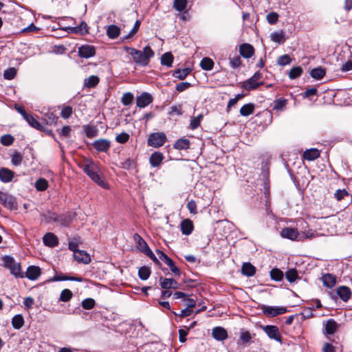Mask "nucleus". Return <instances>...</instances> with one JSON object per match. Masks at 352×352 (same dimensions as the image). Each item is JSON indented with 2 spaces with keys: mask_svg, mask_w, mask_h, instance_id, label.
Here are the masks:
<instances>
[{
  "mask_svg": "<svg viewBox=\"0 0 352 352\" xmlns=\"http://www.w3.org/2000/svg\"><path fill=\"white\" fill-rule=\"evenodd\" d=\"M80 166L93 182L104 188H108V184L102 175L99 163L86 158Z\"/></svg>",
  "mask_w": 352,
  "mask_h": 352,
  "instance_id": "f257e3e1",
  "label": "nucleus"
},
{
  "mask_svg": "<svg viewBox=\"0 0 352 352\" xmlns=\"http://www.w3.org/2000/svg\"><path fill=\"white\" fill-rule=\"evenodd\" d=\"M124 49L132 56L136 64L143 66L147 65L150 58L154 56V52L149 46L144 47L142 52L129 47H124Z\"/></svg>",
  "mask_w": 352,
  "mask_h": 352,
  "instance_id": "f03ea898",
  "label": "nucleus"
},
{
  "mask_svg": "<svg viewBox=\"0 0 352 352\" xmlns=\"http://www.w3.org/2000/svg\"><path fill=\"white\" fill-rule=\"evenodd\" d=\"M166 137L163 133H153L148 138V144L157 148L162 146L166 142Z\"/></svg>",
  "mask_w": 352,
  "mask_h": 352,
  "instance_id": "7ed1b4c3",
  "label": "nucleus"
},
{
  "mask_svg": "<svg viewBox=\"0 0 352 352\" xmlns=\"http://www.w3.org/2000/svg\"><path fill=\"white\" fill-rule=\"evenodd\" d=\"M262 310L268 317H274L287 312V308L285 307L263 306Z\"/></svg>",
  "mask_w": 352,
  "mask_h": 352,
  "instance_id": "20e7f679",
  "label": "nucleus"
},
{
  "mask_svg": "<svg viewBox=\"0 0 352 352\" xmlns=\"http://www.w3.org/2000/svg\"><path fill=\"white\" fill-rule=\"evenodd\" d=\"M280 236L283 238L293 241H302V237L298 233V230L292 228H283L280 232Z\"/></svg>",
  "mask_w": 352,
  "mask_h": 352,
  "instance_id": "39448f33",
  "label": "nucleus"
},
{
  "mask_svg": "<svg viewBox=\"0 0 352 352\" xmlns=\"http://www.w3.org/2000/svg\"><path fill=\"white\" fill-rule=\"evenodd\" d=\"M263 330L271 339L281 342V336L276 326L267 325L263 327Z\"/></svg>",
  "mask_w": 352,
  "mask_h": 352,
  "instance_id": "423d86ee",
  "label": "nucleus"
},
{
  "mask_svg": "<svg viewBox=\"0 0 352 352\" xmlns=\"http://www.w3.org/2000/svg\"><path fill=\"white\" fill-rule=\"evenodd\" d=\"M153 101V97L151 94L146 92L142 93L136 98V104L140 108H144L148 106Z\"/></svg>",
  "mask_w": 352,
  "mask_h": 352,
  "instance_id": "0eeeda50",
  "label": "nucleus"
},
{
  "mask_svg": "<svg viewBox=\"0 0 352 352\" xmlns=\"http://www.w3.org/2000/svg\"><path fill=\"white\" fill-rule=\"evenodd\" d=\"M78 54L80 57L89 58L96 54L95 47L92 45H85L78 48Z\"/></svg>",
  "mask_w": 352,
  "mask_h": 352,
  "instance_id": "6e6552de",
  "label": "nucleus"
},
{
  "mask_svg": "<svg viewBox=\"0 0 352 352\" xmlns=\"http://www.w3.org/2000/svg\"><path fill=\"white\" fill-rule=\"evenodd\" d=\"M96 150L99 152H107L110 147V141L106 139H100L93 143Z\"/></svg>",
  "mask_w": 352,
  "mask_h": 352,
  "instance_id": "1a4fd4ad",
  "label": "nucleus"
},
{
  "mask_svg": "<svg viewBox=\"0 0 352 352\" xmlns=\"http://www.w3.org/2000/svg\"><path fill=\"white\" fill-rule=\"evenodd\" d=\"M240 54L246 58L252 57L254 53L252 45L248 43H243L239 46Z\"/></svg>",
  "mask_w": 352,
  "mask_h": 352,
  "instance_id": "9d476101",
  "label": "nucleus"
},
{
  "mask_svg": "<svg viewBox=\"0 0 352 352\" xmlns=\"http://www.w3.org/2000/svg\"><path fill=\"white\" fill-rule=\"evenodd\" d=\"M43 243L49 247H55L58 244V239L57 236L52 233L48 232L43 237Z\"/></svg>",
  "mask_w": 352,
  "mask_h": 352,
  "instance_id": "9b49d317",
  "label": "nucleus"
},
{
  "mask_svg": "<svg viewBox=\"0 0 352 352\" xmlns=\"http://www.w3.org/2000/svg\"><path fill=\"white\" fill-rule=\"evenodd\" d=\"M74 259L78 263L88 264L91 262V257L85 251L80 250L75 252L74 254Z\"/></svg>",
  "mask_w": 352,
  "mask_h": 352,
  "instance_id": "f8f14e48",
  "label": "nucleus"
},
{
  "mask_svg": "<svg viewBox=\"0 0 352 352\" xmlns=\"http://www.w3.org/2000/svg\"><path fill=\"white\" fill-rule=\"evenodd\" d=\"M212 337L217 340H224L228 338L226 330L221 327L213 328L212 331Z\"/></svg>",
  "mask_w": 352,
  "mask_h": 352,
  "instance_id": "ddd939ff",
  "label": "nucleus"
},
{
  "mask_svg": "<svg viewBox=\"0 0 352 352\" xmlns=\"http://www.w3.org/2000/svg\"><path fill=\"white\" fill-rule=\"evenodd\" d=\"M336 293L339 297L344 302L349 300L351 296V289L346 286H340L336 289Z\"/></svg>",
  "mask_w": 352,
  "mask_h": 352,
  "instance_id": "4468645a",
  "label": "nucleus"
},
{
  "mask_svg": "<svg viewBox=\"0 0 352 352\" xmlns=\"http://www.w3.org/2000/svg\"><path fill=\"white\" fill-rule=\"evenodd\" d=\"M14 175V173L11 170L6 168L0 169V180L2 182L8 183L12 181Z\"/></svg>",
  "mask_w": 352,
  "mask_h": 352,
  "instance_id": "2eb2a0df",
  "label": "nucleus"
},
{
  "mask_svg": "<svg viewBox=\"0 0 352 352\" xmlns=\"http://www.w3.org/2000/svg\"><path fill=\"white\" fill-rule=\"evenodd\" d=\"M25 275L30 280H36L41 275V269L37 266H30L26 271Z\"/></svg>",
  "mask_w": 352,
  "mask_h": 352,
  "instance_id": "dca6fc26",
  "label": "nucleus"
},
{
  "mask_svg": "<svg viewBox=\"0 0 352 352\" xmlns=\"http://www.w3.org/2000/svg\"><path fill=\"white\" fill-rule=\"evenodd\" d=\"M164 158V157L162 153L157 151L153 153L149 158V162L151 166H159L161 164L162 162L163 161Z\"/></svg>",
  "mask_w": 352,
  "mask_h": 352,
  "instance_id": "f3484780",
  "label": "nucleus"
},
{
  "mask_svg": "<svg viewBox=\"0 0 352 352\" xmlns=\"http://www.w3.org/2000/svg\"><path fill=\"white\" fill-rule=\"evenodd\" d=\"M263 85V82L252 81V78H249L242 83V88L247 91H251L257 89L259 86Z\"/></svg>",
  "mask_w": 352,
  "mask_h": 352,
  "instance_id": "a211bd4d",
  "label": "nucleus"
},
{
  "mask_svg": "<svg viewBox=\"0 0 352 352\" xmlns=\"http://www.w3.org/2000/svg\"><path fill=\"white\" fill-rule=\"evenodd\" d=\"M303 158L308 161H312L320 156V151L316 148H310L306 150L303 153Z\"/></svg>",
  "mask_w": 352,
  "mask_h": 352,
  "instance_id": "6ab92c4d",
  "label": "nucleus"
},
{
  "mask_svg": "<svg viewBox=\"0 0 352 352\" xmlns=\"http://www.w3.org/2000/svg\"><path fill=\"white\" fill-rule=\"evenodd\" d=\"M322 280L324 285L329 288H332L336 283V276L330 274H324Z\"/></svg>",
  "mask_w": 352,
  "mask_h": 352,
  "instance_id": "aec40b11",
  "label": "nucleus"
},
{
  "mask_svg": "<svg viewBox=\"0 0 352 352\" xmlns=\"http://www.w3.org/2000/svg\"><path fill=\"white\" fill-rule=\"evenodd\" d=\"M193 230L192 222L190 219H185L181 223L182 232L185 235L190 234Z\"/></svg>",
  "mask_w": 352,
  "mask_h": 352,
  "instance_id": "412c9836",
  "label": "nucleus"
},
{
  "mask_svg": "<svg viewBox=\"0 0 352 352\" xmlns=\"http://www.w3.org/2000/svg\"><path fill=\"white\" fill-rule=\"evenodd\" d=\"M241 272L245 276H252L256 272V268L250 263H245L242 265Z\"/></svg>",
  "mask_w": 352,
  "mask_h": 352,
  "instance_id": "4be33fe9",
  "label": "nucleus"
},
{
  "mask_svg": "<svg viewBox=\"0 0 352 352\" xmlns=\"http://www.w3.org/2000/svg\"><path fill=\"white\" fill-rule=\"evenodd\" d=\"M100 82L98 76L92 75L84 80V87L87 88H93L96 87Z\"/></svg>",
  "mask_w": 352,
  "mask_h": 352,
  "instance_id": "5701e85b",
  "label": "nucleus"
},
{
  "mask_svg": "<svg viewBox=\"0 0 352 352\" xmlns=\"http://www.w3.org/2000/svg\"><path fill=\"white\" fill-rule=\"evenodd\" d=\"M0 203L6 208H12L14 206V201L12 196L3 193L0 199Z\"/></svg>",
  "mask_w": 352,
  "mask_h": 352,
  "instance_id": "b1692460",
  "label": "nucleus"
},
{
  "mask_svg": "<svg viewBox=\"0 0 352 352\" xmlns=\"http://www.w3.org/2000/svg\"><path fill=\"white\" fill-rule=\"evenodd\" d=\"M120 34V29L116 25H110L107 27V34L111 39L116 38Z\"/></svg>",
  "mask_w": 352,
  "mask_h": 352,
  "instance_id": "393cba45",
  "label": "nucleus"
},
{
  "mask_svg": "<svg viewBox=\"0 0 352 352\" xmlns=\"http://www.w3.org/2000/svg\"><path fill=\"white\" fill-rule=\"evenodd\" d=\"M325 69L321 67L314 68L310 71V76L316 80L322 79L325 76Z\"/></svg>",
  "mask_w": 352,
  "mask_h": 352,
  "instance_id": "a878e982",
  "label": "nucleus"
},
{
  "mask_svg": "<svg viewBox=\"0 0 352 352\" xmlns=\"http://www.w3.org/2000/svg\"><path fill=\"white\" fill-rule=\"evenodd\" d=\"M338 329V324L333 319H329L325 324V331L329 335L333 334Z\"/></svg>",
  "mask_w": 352,
  "mask_h": 352,
  "instance_id": "bb28decb",
  "label": "nucleus"
},
{
  "mask_svg": "<svg viewBox=\"0 0 352 352\" xmlns=\"http://www.w3.org/2000/svg\"><path fill=\"white\" fill-rule=\"evenodd\" d=\"M255 105L253 103L244 104L240 109V114L243 116H248L254 113Z\"/></svg>",
  "mask_w": 352,
  "mask_h": 352,
  "instance_id": "cd10ccee",
  "label": "nucleus"
},
{
  "mask_svg": "<svg viewBox=\"0 0 352 352\" xmlns=\"http://www.w3.org/2000/svg\"><path fill=\"white\" fill-rule=\"evenodd\" d=\"M190 141L186 138H180L176 141L174 148L177 150L187 149L190 146Z\"/></svg>",
  "mask_w": 352,
  "mask_h": 352,
  "instance_id": "c85d7f7f",
  "label": "nucleus"
},
{
  "mask_svg": "<svg viewBox=\"0 0 352 352\" xmlns=\"http://www.w3.org/2000/svg\"><path fill=\"white\" fill-rule=\"evenodd\" d=\"M69 29L70 30V32L72 33H80L82 34H84L88 32L87 25L84 21L81 22L79 26L69 28Z\"/></svg>",
  "mask_w": 352,
  "mask_h": 352,
  "instance_id": "c756f323",
  "label": "nucleus"
},
{
  "mask_svg": "<svg viewBox=\"0 0 352 352\" xmlns=\"http://www.w3.org/2000/svg\"><path fill=\"white\" fill-rule=\"evenodd\" d=\"M52 280L54 281L73 280V281L82 282L83 279L81 277H75V276H66V275H57V276H54Z\"/></svg>",
  "mask_w": 352,
  "mask_h": 352,
  "instance_id": "7c9ffc66",
  "label": "nucleus"
},
{
  "mask_svg": "<svg viewBox=\"0 0 352 352\" xmlns=\"http://www.w3.org/2000/svg\"><path fill=\"white\" fill-rule=\"evenodd\" d=\"M12 324L15 329H21L24 324L23 316L21 314L14 316L12 320Z\"/></svg>",
  "mask_w": 352,
  "mask_h": 352,
  "instance_id": "2f4dec72",
  "label": "nucleus"
},
{
  "mask_svg": "<svg viewBox=\"0 0 352 352\" xmlns=\"http://www.w3.org/2000/svg\"><path fill=\"white\" fill-rule=\"evenodd\" d=\"M200 66L203 69L210 71L213 68L214 62L211 58L205 57L201 60Z\"/></svg>",
  "mask_w": 352,
  "mask_h": 352,
  "instance_id": "473e14b6",
  "label": "nucleus"
},
{
  "mask_svg": "<svg viewBox=\"0 0 352 352\" xmlns=\"http://www.w3.org/2000/svg\"><path fill=\"white\" fill-rule=\"evenodd\" d=\"M28 124L32 126V127L38 129V130H42L43 126L41 124V123L33 117L32 115L28 114V116L25 119Z\"/></svg>",
  "mask_w": 352,
  "mask_h": 352,
  "instance_id": "72a5a7b5",
  "label": "nucleus"
},
{
  "mask_svg": "<svg viewBox=\"0 0 352 352\" xmlns=\"http://www.w3.org/2000/svg\"><path fill=\"white\" fill-rule=\"evenodd\" d=\"M84 130L87 137L89 138H93L98 135V130L96 126L89 125L84 126Z\"/></svg>",
  "mask_w": 352,
  "mask_h": 352,
  "instance_id": "f704fd0d",
  "label": "nucleus"
},
{
  "mask_svg": "<svg viewBox=\"0 0 352 352\" xmlns=\"http://www.w3.org/2000/svg\"><path fill=\"white\" fill-rule=\"evenodd\" d=\"M188 0H174L173 8L179 12L184 11L187 6Z\"/></svg>",
  "mask_w": 352,
  "mask_h": 352,
  "instance_id": "c9c22d12",
  "label": "nucleus"
},
{
  "mask_svg": "<svg viewBox=\"0 0 352 352\" xmlns=\"http://www.w3.org/2000/svg\"><path fill=\"white\" fill-rule=\"evenodd\" d=\"M151 275V270L149 267L143 266L138 270L139 278L143 280H147Z\"/></svg>",
  "mask_w": 352,
  "mask_h": 352,
  "instance_id": "e433bc0d",
  "label": "nucleus"
},
{
  "mask_svg": "<svg viewBox=\"0 0 352 352\" xmlns=\"http://www.w3.org/2000/svg\"><path fill=\"white\" fill-rule=\"evenodd\" d=\"M287 100L285 98H278L274 100L273 109L276 111H282L285 107Z\"/></svg>",
  "mask_w": 352,
  "mask_h": 352,
  "instance_id": "4c0bfd02",
  "label": "nucleus"
},
{
  "mask_svg": "<svg viewBox=\"0 0 352 352\" xmlns=\"http://www.w3.org/2000/svg\"><path fill=\"white\" fill-rule=\"evenodd\" d=\"M173 61V56L170 52L164 54L161 58V63L167 67H171Z\"/></svg>",
  "mask_w": 352,
  "mask_h": 352,
  "instance_id": "58836bf2",
  "label": "nucleus"
},
{
  "mask_svg": "<svg viewBox=\"0 0 352 352\" xmlns=\"http://www.w3.org/2000/svg\"><path fill=\"white\" fill-rule=\"evenodd\" d=\"M48 187V182L44 178H39L35 182V188L39 191H43Z\"/></svg>",
  "mask_w": 352,
  "mask_h": 352,
  "instance_id": "ea45409f",
  "label": "nucleus"
},
{
  "mask_svg": "<svg viewBox=\"0 0 352 352\" xmlns=\"http://www.w3.org/2000/svg\"><path fill=\"white\" fill-rule=\"evenodd\" d=\"M270 37L272 41L276 43H283L285 41L284 32L283 31L272 32Z\"/></svg>",
  "mask_w": 352,
  "mask_h": 352,
  "instance_id": "a19ab883",
  "label": "nucleus"
},
{
  "mask_svg": "<svg viewBox=\"0 0 352 352\" xmlns=\"http://www.w3.org/2000/svg\"><path fill=\"white\" fill-rule=\"evenodd\" d=\"M302 73V69L301 67H294L292 68L289 72V77L290 79H296L298 78Z\"/></svg>",
  "mask_w": 352,
  "mask_h": 352,
  "instance_id": "79ce46f5",
  "label": "nucleus"
},
{
  "mask_svg": "<svg viewBox=\"0 0 352 352\" xmlns=\"http://www.w3.org/2000/svg\"><path fill=\"white\" fill-rule=\"evenodd\" d=\"M190 72V70L188 68H185L182 69H179L175 71L173 76L180 80H184L189 74Z\"/></svg>",
  "mask_w": 352,
  "mask_h": 352,
  "instance_id": "37998d69",
  "label": "nucleus"
},
{
  "mask_svg": "<svg viewBox=\"0 0 352 352\" xmlns=\"http://www.w3.org/2000/svg\"><path fill=\"white\" fill-rule=\"evenodd\" d=\"M134 99L133 95L130 92H126L123 94L121 102L123 105L128 106L132 104Z\"/></svg>",
  "mask_w": 352,
  "mask_h": 352,
  "instance_id": "c03bdc74",
  "label": "nucleus"
},
{
  "mask_svg": "<svg viewBox=\"0 0 352 352\" xmlns=\"http://www.w3.org/2000/svg\"><path fill=\"white\" fill-rule=\"evenodd\" d=\"M14 138L10 134H6L1 137L0 142L3 146H10L14 142Z\"/></svg>",
  "mask_w": 352,
  "mask_h": 352,
  "instance_id": "a18cd8bd",
  "label": "nucleus"
},
{
  "mask_svg": "<svg viewBox=\"0 0 352 352\" xmlns=\"http://www.w3.org/2000/svg\"><path fill=\"white\" fill-rule=\"evenodd\" d=\"M285 276L289 282L292 283L298 278V272L295 269H290L286 272Z\"/></svg>",
  "mask_w": 352,
  "mask_h": 352,
  "instance_id": "49530a36",
  "label": "nucleus"
},
{
  "mask_svg": "<svg viewBox=\"0 0 352 352\" xmlns=\"http://www.w3.org/2000/svg\"><path fill=\"white\" fill-rule=\"evenodd\" d=\"M270 276L272 279L279 281L283 278V273L278 269H272L270 272Z\"/></svg>",
  "mask_w": 352,
  "mask_h": 352,
  "instance_id": "de8ad7c7",
  "label": "nucleus"
},
{
  "mask_svg": "<svg viewBox=\"0 0 352 352\" xmlns=\"http://www.w3.org/2000/svg\"><path fill=\"white\" fill-rule=\"evenodd\" d=\"M16 75V69L14 67L8 68L3 72V77L7 80H12Z\"/></svg>",
  "mask_w": 352,
  "mask_h": 352,
  "instance_id": "09e8293b",
  "label": "nucleus"
},
{
  "mask_svg": "<svg viewBox=\"0 0 352 352\" xmlns=\"http://www.w3.org/2000/svg\"><path fill=\"white\" fill-rule=\"evenodd\" d=\"M11 274L14 275L16 277H21V266L19 263L14 261V263L9 267Z\"/></svg>",
  "mask_w": 352,
  "mask_h": 352,
  "instance_id": "8fccbe9b",
  "label": "nucleus"
},
{
  "mask_svg": "<svg viewBox=\"0 0 352 352\" xmlns=\"http://www.w3.org/2000/svg\"><path fill=\"white\" fill-rule=\"evenodd\" d=\"M96 302L93 298H88L82 301V307L85 309H91L95 307Z\"/></svg>",
  "mask_w": 352,
  "mask_h": 352,
  "instance_id": "3c124183",
  "label": "nucleus"
},
{
  "mask_svg": "<svg viewBox=\"0 0 352 352\" xmlns=\"http://www.w3.org/2000/svg\"><path fill=\"white\" fill-rule=\"evenodd\" d=\"M72 297V292L68 289H63L60 295V300L63 302H68Z\"/></svg>",
  "mask_w": 352,
  "mask_h": 352,
  "instance_id": "603ef678",
  "label": "nucleus"
},
{
  "mask_svg": "<svg viewBox=\"0 0 352 352\" xmlns=\"http://www.w3.org/2000/svg\"><path fill=\"white\" fill-rule=\"evenodd\" d=\"M11 157H12V163L14 166H19L21 164L22 160H23V156L19 152H18V151L14 152Z\"/></svg>",
  "mask_w": 352,
  "mask_h": 352,
  "instance_id": "864d4df0",
  "label": "nucleus"
},
{
  "mask_svg": "<svg viewBox=\"0 0 352 352\" xmlns=\"http://www.w3.org/2000/svg\"><path fill=\"white\" fill-rule=\"evenodd\" d=\"M291 62L292 59L287 54L280 56L277 59V63L281 66L289 65Z\"/></svg>",
  "mask_w": 352,
  "mask_h": 352,
  "instance_id": "5fc2aeb1",
  "label": "nucleus"
},
{
  "mask_svg": "<svg viewBox=\"0 0 352 352\" xmlns=\"http://www.w3.org/2000/svg\"><path fill=\"white\" fill-rule=\"evenodd\" d=\"M202 118V114H200L198 116L192 118L190 123V129L192 130L197 129L200 125L201 120Z\"/></svg>",
  "mask_w": 352,
  "mask_h": 352,
  "instance_id": "6e6d98bb",
  "label": "nucleus"
},
{
  "mask_svg": "<svg viewBox=\"0 0 352 352\" xmlns=\"http://www.w3.org/2000/svg\"><path fill=\"white\" fill-rule=\"evenodd\" d=\"M72 107L70 106H65L63 107L60 112V116L63 118L67 119L72 116Z\"/></svg>",
  "mask_w": 352,
  "mask_h": 352,
  "instance_id": "4d7b16f0",
  "label": "nucleus"
},
{
  "mask_svg": "<svg viewBox=\"0 0 352 352\" xmlns=\"http://www.w3.org/2000/svg\"><path fill=\"white\" fill-rule=\"evenodd\" d=\"M160 285L162 288L168 289H170L173 283V278H160Z\"/></svg>",
  "mask_w": 352,
  "mask_h": 352,
  "instance_id": "13d9d810",
  "label": "nucleus"
},
{
  "mask_svg": "<svg viewBox=\"0 0 352 352\" xmlns=\"http://www.w3.org/2000/svg\"><path fill=\"white\" fill-rule=\"evenodd\" d=\"M169 115H177V116H181L182 114V105H173L171 106L170 108V111L168 112Z\"/></svg>",
  "mask_w": 352,
  "mask_h": 352,
  "instance_id": "bf43d9fd",
  "label": "nucleus"
},
{
  "mask_svg": "<svg viewBox=\"0 0 352 352\" xmlns=\"http://www.w3.org/2000/svg\"><path fill=\"white\" fill-rule=\"evenodd\" d=\"M129 139V135L127 133L123 132L118 135L116 138L117 142L120 144L126 143Z\"/></svg>",
  "mask_w": 352,
  "mask_h": 352,
  "instance_id": "052dcab7",
  "label": "nucleus"
},
{
  "mask_svg": "<svg viewBox=\"0 0 352 352\" xmlns=\"http://www.w3.org/2000/svg\"><path fill=\"white\" fill-rule=\"evenodd\" d=\"M278 19V14L276 12H272L267 15V20L270 24H275Z\"/></svg>",
  "mask_w": 352,
  "mask_h": 352,
  "instance_id": "680f3d73",
  "label": "nucleus"
},
{
  "mask_svg": "<svg viewBox=\"0 0 352 352\" xmlns=\"http://www.w3.org/2000/svg\"><path fill=\"white\" fill-rule=\"evenodd\" d=\"M187 208L191 214H196L197 213V204L194 200L188 202Z\"/></svg>",
  "mask_w": 352,
  "mask_h": 352,
  "instance_id": "e2e57ef3",
  "label": "nucleus"
},
{
  "mask_svg": "<svg viewBox=\"0 0 352 352\" xmlns=\"http://www.w3.org/2000/svg\"><path fill=\"white\" fill-rule=\"evenodd\" d=\"M45 116L47 124H52L58 119L53 113H48Z\"/></svg>",
  "mask_w": 352,
  "mask_h": 352,
  "instance_id": "0e129e2a",
  "label": "nucleus"
},
{
  "mask_svg": "<svg viewBox=\"0 0 352 352\" xmlns=\"http://www.w3.org/2000/svg\"><path fill=\"white\" fill-rule=\"evenodd\" d=\"M318 236V234L314 231L313 230H308L307 231H305L301 236L302 237V240L304 238L311 239L312 238H315Z\"/></svg>",
  "mask_w": 352,
  "mask_h": 352,
  "instance_id": "69168bd1",
  "label": "nucleus"
},
{
  "mask_svg": "<svg viewBox=\"0 0 352 352\" xmlns=\"http://www.w3.org/2000/svg\"><path fill=\"white\" fill-rule=\"evenodd\" d=\"M138 248L144 253L146 252V249H150L147 243L142 238H139V241H138Z\"/></svg>",
  "mask_w": 352,
  "mask_h": 352,
  "instance_id": "338daca9",
  "label": "nucleus"
},
{
  "mask_svg": "<svg viewBox=\"0 0 352 352\" xmlns=\"http://www.w3.org/2000/svg\"><path fill=\"white\" fill-rule=\"evenodd\" d=\"M190 84L189 82H180L177 85L176 90L179 92L183 91L188 89L190 87Z\"/></svg>",
  "mask_w": 352,
  "mask_h": 352,
  "instance_id": "774afa93",
  "label": "nucleus"
}]
</instances>
